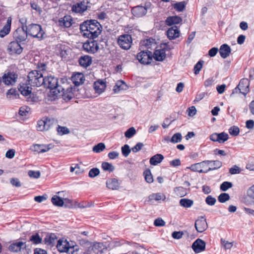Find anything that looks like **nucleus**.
<instances>
[{
    "instance_id": "54",
    "label": "nucleus",
    "mask_w": 254,
    "mask_h": 254,
    "mask_svg": "<svg viewBox=\"0 0 254 254\" xmlns=\"http://www.w3.org/2000/svg\"><path fill=\"white\" fill-rule=\"evenodd\" d=\"M100 173V170L97 168H93L91 169L88 173V176L90 178H94L97 176Z\"/></svg>"
},
{
    "instance_id": "28",
    "label": "nucleus",
    "mask_w": 254,
    "mask_h": 254,
    "mask_svg": "<svg viewBox=\"0 0 254 254\" xmlns=\"http://www.w3.org/2000/svg\"><path fill=\"white\" fill-rule=\"evenodd\" d=\"M79 64L84 67H87L92 64V58L91 57L86 55L81 57L78 60Z\"/></svg>"
},
{
    "instance_id": "5",
    "label": "nucleus",
    "mask_w": 254,
    "mask_h": 254,
    "mask_svg": "<svg viewBox=\"0 0 254 254\" xmlns=\"http://www.w3.org/2000/svg\"><path fill=\"white\" fill-rule=\"evenodd\" d=\"M25 28L26 25L22 24V26L18 27L13 32V37L14 40L21 43H24L26 42L28 34Z\"/></svg>"
},
{
    "instance_id": "49",
    "label": "nucleus",
    "mask_w": 254,
    "mask_h": 254,
    "mask_svg": "<svg viewBox=\"0 0 254 254\" xmlns=\"http://www.w3.org/2000/svg\"><path fill=\"white\" fill-rule=\"evenodd\" d=\"M203 63L204 61L200 60L195 64L193 68L194 73L196 75L199 73V71L201 70L202 67Z\"/></svg>"
},
{
    "instance_id": "3",
    "label": "nucleus",
    "mask_w": 254,
    "mask_h": 254,
    "mask_svg": "<svg viewBox=\"0 0 254 254\" xmlns=\"http://www.w3.org/2000/svg\"><path fill=\"white\" fill-rule=\"evenodd\" d=\"M28 84L31 86L39 87L43 84V74L37 70H32L28 76Z\"/></svg>"
},
{
    "instance_id": "14",
    "label": "nucleus",
    "mask_w": 254,
    "mask_h": 254,
    "mask_svg": "<svg viewBox=\"0 0 254 254\" xmlns=\"http://www.w3.org/2000/svg\"><path fill=\"white\" fill-rule=\"evenodd\" d=\"M249 80L247 78H243L235 88V90H239L240 93L245 96L249 91Z\"/></svg>"
},
{
    "instance_id": "45",
    "label": "nucleus",
    "mask_w": 254,
    "mask_h": 254,
    "mask_svg": "<svg viewBox=\"0 0 254 254\" xmlns=\"http://www.w3.org/2000/svg\"><path fill=\"white\" fill-rule=\"evenodd\" d=\"M144 177L146 181L148 183H151L153 182V176L151 173L150 170H146L144 172Z\"/></svg>"
},
{
    "instance_id": "48",
    "label": "nucleus",
    "mask_w": 254,
    "mask_h": 254,
    "mask_svg": "<svg viewBox=\"0 0 254 254\" xmlns=\"http://www.w3.org/2000/svg\"><path fill=\"white\" fill-rule=\"evenodd\" d=\"M121 150L123 155L125 157H127L130 153L131 149H130L129 146L128 144H125L122 147Z\"/></svg>"
},
{
    "instance_id": "16",
    "label": "nucleus",
    "mask_w": 254,
    "mask_h": 254,
    "mask_svg": "<svg viewBox=\"0 0 254 254\" xmlns=\"http://www.w3.org/2000/svg\"><path fill=\"white\" fill-rule=\"evenodd\" d=\"M57 248L61 253L68 252L70 249H73V252L77 251V249L75 248L74 246H69L68 243L66 241H64L61 239L58 241Z\"/></svg>"
},
{
    "instance_id": "6",
    "label": "nucleus",
    "mask_w": 254,
    "mask_h": 254,
    "mask_svg": "<svg viewBox=\"0 0 254 254\" xmlns=\"http://www.w3.org/2000/svg\"><path fill=\"white\" fill-rule=\"evenodd\" d=\"M132 39L129 34H124L120 36L118 39V44L124 50H128L130 48Z\"/></svg>"
},
{
    "instance_id": "41",
    "label": "nucleus",
    "mask_w": 254,
    "mask_h": 254,
    "mask_svg": "<svg viewBox=\"0 0 254 254\" xmlns=\"http://www.w3.org/2000/svg\"><path fill=\"white\" fill-rule=\"evenodd\" d=\"M182 139V136L181 133L178 132L175 133L171 138L170 139V142L173 143H176L181 142Z\"/></svg>"
},
{
    "instance_id": "35",
    "label": "nucleus",
    "mask_w": 254,
    "mask_h": 254,
    "mask_svg": "<svg viewBox=\"0 0 254 254\" xmlns=\"http://www.w3.org/2000/svg\"><path fill=\"white\" fill-rule=\"evenodd\" d=\"M52 203L57 206H63L64 205V201L63 198L58 195H54L51 199Z\"/></svg>"
},
{
    "instance_id": "44",
    "label": "nucleus",
    "mask_w": 254,
    "mask_h": 254,
    "mask_svg": "<svg viewBox=\"0 0 254 254\" xmlns=\"http://www.w3.org/2000/svg\"><path fill=\"white\" fill-rule=\"evenodd\" d=\"M18 92L19 91L17 90L16 89L11 88L7 91L6 93V96L9 98H11V96L17 98V97H18L19 95Z\"/></svg>"
},
{
    "instance_id": "47",
    "label": "nucleus",
    "mask_w": 254,
    "mask_h": 254,
    "mask_svg": "<svg viewBox=\"0 0 254 254\" xmlns=\"http://www.w3.org/2000/svg\"><path fill=\"white\" fill-rule=\"evenodd\" d=\"M229 199V194L225 192L221 193L218 197V200L221 203H224Z\"/></svg>"
},
{
    "instance_id": "52",
    "label": "nucleus",
    "mask_w": 254,
    "mask_h": 254,
    "mask_svg": "<svg viewBox=\"0 0 254 254\" xmlns=\"http://www.w3.org/2000/svg\"><path fill=\"white\" fill-rule=\"evenodd\" d=\"M232 184L229 182H224L220 185V190L222 191H225L229 189L232 187Z\"/></svg>"
},
{
    "instance_id": "61",
    "label": "nucleus",
    "mask_w": 254,
    "mask_h": 254,
    "mask_svg": "<svg viewBox=\"0 0 254 254\" xmlns=\"http://www.w3.org/2000/svg\"><path fill=\"white\" fill-rule=\"evenodd\" d=\"M183 232L182 231H174L172 233V237L175 239H180L182 238Z\"/></svg>"
},
{
    "instance_id": "19",
    "label": "nucleus",
    "mask_w": 254,
    "mask_h": 254,
    "mask_svg": "<svg viewBox=\"0 0 254 254\" xmlns=\"http://www.w3.org/2000/svg\"><path fill=\"white\" fill-rule=\"evenodd\" d=\"M51 144L45 145V144H33L31 146L30 149L33 151L38 153H44L49 151L51 147L50 146Z\"/></svg>"
},
{
    "instance_id": "12",
    "label": "nucleus",
    "mask_w": 254,
    "mask_h": 254,
    "mask_svg": "<svg viewBox=\"0 0 254 254\" xmlns=\"http://www.w3.org/2000/svg\"><path fill=\"white\" fill-rule=\"evenodd\" d=\"M229 138L228 134L225 132L213 133L210 135V139L214 142H218L219 143H223L226 141Z\"/></svg>"
},
{
    "instance_id": "42",
    "label": "nucleus",
    "mask_w": 254,
    "mask_h": 254,
    "mask_svg": "<svg viewBox=\"0 0 254 254\" xmlns=\"http://www.w3.org/2000/svg\"><path fill=\"white\" fill-rule=\"evenodd\" d=\"M29 241L32 242L34 244H39L41 243L42 238L38 233H36L30 237Z\"/></svg>"
},
{
    "instance_id": "36",
    "label": "nucleus",
    "mask_w": 254,
    "mask_h": 254,
    "mask_svg": "<svg viewBox=\"0 0 254 254\" xmlns=\"http://www.w3.org/2000/svg\"><path fill=\"white\" fill-rule=\"evenodd\" d=\"M180 204L185 208H190L193 204V201L188 198H182L180 200Z\"/></svg>"
},
{
    "instance_id": "15",
    "label": "nucleus",
    "mask_w": 254,
    "mask_h": 254,
    "mask_svg": "<svg viewBox=\"0 0 254 254\" xmlns=\"http://www.w3.org/2000/svg\"><path fill=\"white\" fill-rule=\"evenodd\" d=\"M194 226L199 233H202L208 228L206 219L203 216L199 217L195 222Z\"/></svg>"
},
{
    "instance_id": "53",
    "label": "nucleus",
    "mask_w": 254,
    "mask_h": 254,
    "mask_svg": "<svg viewBox=\"0 0 254 254\" xmlns=\"http://www.w3.org/2000/svg\"><path fill=\"white\" fill-rule=\"evenodd\" d=\"M211 161H212L211 163H213V165L214 166V167L209 168L207 170L208 172H209L210 171L218 169L220 168L222 165V162L219 160Z\"/></svg>"
},
{
    "instance_id": "4",
    "label": "nucleus",
    "mask_w": 254,
    "mask_h": 254,
    "mask_svg": "<svg viewBox=\"0 0 254 254\" xmlns=\"http://www.w3.org/2000/svg\"><path fill=\"white\" fill-rule=\"evenodd\" d=\"M25 28L27 30L28 35L39 40H42L44 38L43 35L45 32L40 25L32 23L28 26L26 25Z\"/></svg>"
},
{
    "instance_id": "21",
    "label": "nucleus",
    "mask_w": 254,
    "mask_h": 254,
    "mask_svg": "<svg viewBox=\"0 0 254 254\" xmlns=\"http://www.w3.org/2000/svg\"><path fill=\"white\" fill-rule=\"evenodd\" d=\"M26 245L25 243L18 242L11 244L8 249L11 252H18L21 251V249H26Z\"/></svg>"
},
{
    "instance_id": "58",
    "label": "nucleus",
    "mask_w": 254,
    "mask_h": 254,
    "mask_svg": "<svg viewBox=\"0 0 254 254\" xmlns=\"http://www.w3.org/2000/svg\"><path fill=\"white\" fill-rule=\"evenodd\" d=\"M154 225L157 227H162L165 225V222L161 218L156 219L154 221Z\"/></svg>"
},
{
    "instance_id": "25",
    "label": "nucleus",
    "mask_w": 254,
    "mask_h": 254,
    "mask_svg": "<svg viewBox=\"0 0 254 254\" xmlns=\"http://www.w3.org/2000/svg\"><path fill=\"white\" fill-rule=\"evenodd\" d=\"M71 80L75 86H79L84 83V75L81 73H77L73 74Z\"/></svg>"
},
{
    "instance_id": "59",
    "label": "nucleus",
    "mask_w": 254,
    "mask_h": 254,
    "mask_svg": "<svg viewBox=\"0 0 254 254\" xmlns=\"http://www.w3.org/2000/svg\"><path fill=\"white\" fill-rule=\"evenodd\" d=\"M143 146L144 144L143 143L138 142L134 147L131 148V150L133 152L136 153L140 151Z\"/></svg>"
},
{
    "instance_id": "17",
    "label": "nucleus",
    "mask_w": 254,
    "mask_h": 254,
    "mask_svg": "<svg viewBox=\"0 0 254 254\" xmlns=\"http://www.w3.org/2000/svg\"><path fill=\"white\" fill-rule=\"evenodd\" d=\"M205 246L206 243L203 240L197 239L192 243L191 248L195 253H199L205 250Z\"/></svg>"
},
{
    "instance_id": "51",
    "label": "nucleus",
    "mask_w": 254,
    "mask_h": 254,
    "mask_svg": "<svg viewBox=\"0 0 254 254\" xmlns=\"http://www.w3.org/2000/svg\"><path fill=\"white\" fill-rule=\"evenodd\" d=\"M136 133V130L133 127L129 128L125 132V136L128 138L132 137Z\"/></svg>"
},
{
    "instance_id": "37",
    "label": "nucleus",
    "mask_w": 254,
    "mask_h": 254,
    "mask_svg": "<svg viewBox=\"0 0 254 254\" xmlns=\"http://www.w3.org/2000/svg\"><path fill=\"white\" fill-rule=\"evenodd\" d=\"M189 168L192 171L198 172L199 173H206L208 172L207 170L204 171L201 169L199 163L191 165Z\"/></svg>"
},
{
    "instance_id": "26",
    "label": "nucleus",
    "mask_w": 254,
    "mask_h": 254,
    "mask_svg": "<svg viewBox=\"0 0 254 254\" xmlns=\"http://www.w3.org/2000/svg\"><path fill=\"white\" fill-rule=\"evenodd\" d=\"M153 57L157 61H163L166 58V53L164 49L156 50Z\"/></svg>"
},
{
    "instance_id": "8",
    "label": "nucleus",
    "mask_w": 254,
    "mask_h": 254,
    "mask_svg": "<svg viewBox=\"0 0 254 254\" xmlns=\"http://www.w3.org/2000/svg\"><path fill=\"white\" fill-rule=\"evenodd\" d=\"M151 4L150 2H146L144 6L137 5L131 9L132 14L135 17H141L145 15L147 10L150 7Z\"/></svg>"
},
{
    "instance_id": "50",
    "label": "nucleus",
    "mask_w": 254,
    "mask_h": 254,
    "mask_svg": "<svg viewBox=\"0 0 254 254\" xmlns=\"http://www.w3.org/2000/svg\"><path fill=\"white\" fill-rule=\"evenodd\" d=\"M229 133L234 136H237L240 132V129L237 126H233L229 129Z\"/></svg>"
},
{
    "instance_id": "31",
    "label": "nucleus",
    "mask_w": 254,
    "mask_h": 254,
    "mask_svg": "<svg viewBox=\"0 0 254 254\" xmlns=\"http://www.w3.org/2000/svg\"><path fill=\"white\" fill-rule=\"evenodd\" d=\"M31 89L32 88L27 84H20L18 91L20 92L22 95L27 96L31 93Z\"/></svg>"
},
{
    "instance_id": "2",
    "label": "nucleus",
    "mask_w": 254,
    "mask_h": 254,
    "mask_svg": "<svg viewBox=\"0 0 254 254\" xmlns=\"http://www.w3.org/2000/svg\"><path fill=\"white\" fill-rule=\"evenodd\" d=\"M101 29V24L96 20H87L80 25L83 36L90 39L97 38L100 34Z\"/></svg>"
},
{
    "instance_id": "23",
    "label": "nucleus",
    "mask_w": 254,
    "mask_h": 254,
    "mask_svg": "<svg viewBox=\"0 0 254 254\" xmlns=\"http://www.w3.org/2000/svg\"><path fill=\"white\" fill-rule=\"evenodd\" d=\"M72 89L71 87H68L66 91L64 89L63 91L58 95V96H62L63 100L65 102L70 100L74 96V94L72 91Z\"/></svg>"
},
{
    "instance_id": "34",
    "label": "nucleus",
    "mask_w": 254,
    "mask_h": 254,
    "mask_svg": "<svg viewBox=\"0 0 254 254\" xmlns=\"http://www.w3.org/2000/svg\"><path fill=\"white\" fill-rule=\"evenodd\" d=\"M127 88V85L126 83L123 81L119 80L114 87V91L115 93H118L120 90H126Z\"/></svg>"
},
{
    "instance_id": "18",
    "label": "nucleus",
    "mask_w": 254,
    "mask_h": 254,
    "mask_svg": "<svg viewBox=\"0 0 254 254\" xmlns=\"http://www.w3.org/2000/svg\"><path fill=\"white\" fill-rule=\"evenodd\" d=\"M17 75L14 72H8L7 74H4L2 76V81L5 84L13 85L17 78Z\"/></svg>"
},
{
    "instance_id": "46",
    "label": "nucleus",
    "mask_w": 254,
    "mask_h": 254,
    "mask_svg": "<svg viewBox=\"0 0 254 254\" xmlns=\"http://www.w3.org/2000/svg\"><path fill=\"white\" fill-rule=\"evenodd\" d=\"M57 131L58 134L60 135L66 134L69 133V129L66 127H62L59 125L58 126Z\"/></svg>"
},
{
    "instance_id": "1",
    "label": "nucleus",
    "mask_w": 254,
    "mask_h": 254,
    "mask_svg": "<svg viewBox=\"0 0 254 254\" xmlns=\"http://www.w3.org/2000/svg\"><path fill=\"white\" fill-rule=\"evenodd\" d=\"M67 83V79H59L53 75H48L43 78V84L45 88L50 90V94L53 96L58 97V95L64 89V85Z\"/></svg>"
},
{
    "instance_id": "24",
    "label": "nucleus",
    "mask_w": 254,
    "mask_h": 254,
    "mask_svg": "<svg viewBox=\"0 0 254 254\" xmlns=\"http://www.w3.org/2000/svg\"><path fill=\"white\" fill-rule=\"evenodd\" d=\"M11 19L8 17L7 19L6 23L0 30V37L3 38L7 35L11 30Z\"/></svg>"
},
{
    "instance_id": "13",
    "label": "nucleus",
    "mask_w": 254,
    "mask_h": 254,
    "mask_svg": "<svg viewBox=\"0 0 254 254\" xmlns=\"http://www.w3.org/2000/svg\"><path fill=\"white\" fill-rule=\"evenodd\" d=\"M21 43L15 40L11 42L8 46V50L10 54H21L23 51V48L21 46Z\"/></svg>"
},
{
    "instance_id": "22",
    "label": "nucleus",
    "mask_w": 254,
    "mask_h": 254,
    "mask_svg": "<svg viewBox=\"0 0 254 254\" xmlns=\"http://www.w3.org/2000/svg\"><path fill=\"white\" fill-rule=\"evenodd\" d=\"M219 52L221 58L226 59L229 56L231 49L228 45L224 44L220 46Z\"/></svg>"
},
{
    "instance_id": "40",
    "label": "nucleus",
    "mask_w": 254,
    "mask_h": 254,
    "mask_svg": "<svg viewBox=\"0 0 254 254\" xmlns=\"http://www.w3.org/2000/svg\"><path fill=\"white\" fill-rule=\"evenodd\" d=\"M102 168L106 171L112 172L115 170V167L111 164L107 162H103L102 164Z\"/></svg>"
},
{
    "instance_id": "43",
    "label": "nucleus",
    "mask_w": 254,
    "mask_h": 254,
    "mask_svg": "<svg viewBox=\"0 0 254 254\" xmlns=\"http://www.w3.org/2000/svg\"><path fill=\"white\" fill-rule=\"evenodd\" d=\"M105 145L104 143H99L93 147V151L96 153H100L105 149Z\"/></svg>"
},
{
    "instance_id": "64",
    "label": "nucleus",
    "mask_w": 254,
    "mask_h": 254,
    "mask_svg": "<svg viewBox=\"0 0 254 254\" xmlns=\"http://www.w3.org/2000/svg\"><path fill=\"white\" fill-rule=\"evenodd\" d=\"M247 194L250 197L254 198V185L248 190Z\"/></svg>"
},
{
    "instance_id": "39",
    "label": "nucleus",
    "mask_w": 254,
    "mask_h": 254,
    "mask_svg": "<svg viewBox=\"0 0 254 254\" xmlns=\"http://www.w3.org/2000/svg\"><path fill=\"white\" fill-rule=\"evenodd\" d=\"M57 239L56 236L54 234H51L50 235L47 236L44 239L45 244L48 245H51L55 243Z\"/></svg>"
},
{
    "instance_id": "38",
    "label": "nucleus",
    "mask_w": 254,
    "mask_h": 254,
    "mask_svg": "<svg viewBox=\"0 0 254 254\" xmlns=\"http://www.w3.org/2000/svg\"><path fill=\"white\" fill-rule=\"evenodd\" d=\"M186 3L185 1L176 2L173 5L174 8L179 11L182 12L183 11L186 7Z\"/></svg>"
},
{
    "instance_id": "29",
    "label": "nucleus",
    "mask_w": 254,
    "mask_h": 254,
    "mask_svg": "<svg viewBox=\"0 0 254 254\" xmlns=\"http://www.w3.org/2000/svg\"><path fill=\"white\" fill-rule=\"evenodd\" d=\"M182 21L181 17L179 16H169L167 18L166 20V23L167 25L171 26L174 24H179Z\"/></svg>"
},
{
    "instance_id": "11",
    "label": "nucleus",
    "mask_w": 254,
    "mask_h": 254,
    "mask_svg": "<svg viewBox=\"0 0 254 254\" xmlns=\"http://www.w3.org/2000/svg\"><path fill=\"white\" fill-rule=\"evenodd\" d=\"M88 4V0H83L73 4L72 6V10L75 13H83L87 9Z\"/></svg>"
},
{
    "instance_id": "60",
    "label": "nucleus",
    "mask_w": 254,
    "mask_h": 254,
    "mask_svg": "<svg viewBox=\"0 0 254 254\" xmlns=\"http://www.w3.org/2000/svg\"><path fill=\"white\" fill-rule=\"evenodd\" d=\"M187 112H188V115L189 116L193 117L196 114V110L194 106H191L188 109Z\"/></svg>"
},
{
    "instance_id": "10",
    "label": "nucleus",
    "mask_w": 254,
    "mask_h": 254,
    "mask_svg": "<svg viewBox=\"0 0 254 254\" xmlns=\"http://www.w3.org/2000/svg\"><path fill=\"white\" fill-rule=\"evenodd\" d=\"M152 54L150 51H142L137 54L136 58L138 61L143 64H149L152 60Z\"/></svg>"
},
{
    "instance_id": "57",
    "label": "nucleus",
    "mask_w": 254,
    "mask_h": 254,
    "mask_svg": "<svg viewBox=\"0 0 254 254\" xmlns=\"http://www.w3.org/2000/svg\"><path fill=\"white\" fill-rule=\"evenodd\" d=\"M28 174L30 178L38 179L40 177L41 173L40 171L30 170L28 172Z\"/></svg>"
},
{
    "instance_id": "32",
    "label": "nucleus",
    "mask_w": 254,
    "mask_h": 254,
    "mask_svg": "<svg viewBox=\"0 0 254 254\" xmlns=\"http://www.w3.org/2000/svg\"><path fill=\"white\" fill-rule=\"evenodd\" d=\"M164 158L163 155L157 154L150 158V163L152 165H157L158 164L161 163Z\"/></svg>"
},
{
    "instance_id": "63",
    "label": "nucleus",
    "mask_w": 254,
    "mask_h": 254,
    "mask_svg": "<svg viewBox=\"0 0 254 254\" xmlns=\"http://www.w3.org/2000/svg\"><path fill=\"white\" fill-rule=\"evenodd\" d=\"M218 49L216 47H213L210 49L208 51V55L210 57H214L218 53Z\"/></svg>"
},
{
    "instance_id": "55",
    "label": "nucleus",
    "mask_w": 254,
    "mask_h": 254,
    "mask_svg": "<svg viewBox=\"0 0 254 254\" xmlns=\"http://www.w3.org/2000/svg\"><path fill=\"white\" fill-rule=\"evenodd\" d=\"M216 202L215 198L213 197L211 195H208L205 198V202L207 204L212 206L214 205Z\"/></svg>"
},
{
    "instance_id": "33",
    "label": "nucleus",
    "mask_w": 254,
    "mask_h": 254,
    "mask_svg": "<svg viewBox=\"0 0 254 254\" xmlns=\"http://www.w3.org/2000/svg\"><path fill=\"white\" fill-rule=\"evenodd\" d=\"M72 19L70 16H64L63 18L59 20L61 26L68 28L72 25Z\"/></svg>"
},
{
    "instance_id": "30",
    "label": "nucleus",
    "mask_w": 254,
    "mask_h": 254,
    "mask_svg": "<svg viewBox=\"0 0 254 254\" xmlns=\"http://www.w3.org/2000/svg\"><path fill=\"white\" fill-rule=\"evenodd\" d=\"M108 188L111 190H117L119 187L118 180L115 178L108 179L106 182Z\"/></svg>"
},
{
    "instance_id": "62",
    "label": "nucleus",
    "mask_w": 254,
    "mask_h": 254,
    "mask_svg": "<svg viewBox=\"0 0 254 254\" xmlns=\"http://www.w3.org/2000/svg\"><path fill=\"white\" fill-rule=\"evenodd\" d=\"M241 172V169L240 168L237 166H234V167L231 168L229 169V173L231 174L234 175L236 174H239Z\"/></svg>"
},
{
    "instance_id": "9",
    "label": "nucleus",
    "mask_w": 254,
    "mask_h": 254,
    "mask_svg": "<svg viewBox=\"0 0 254 254\" xmlns=\"http://www.w3.org/2000/svg\"><path fill=\"white\" fill-rule=\"evenodd\" d=\"M55 123V120L54 119L43 118L37 122V130L41 131L48 130Z\"/></svg>"
},
{
    "instance_id": "56",
    "label": "nucleus",
    "mask_w": 254,
    "mask_h": 254,
    "mask_svg": "<svg viewBox=\"0 0 254 254\" xmlns=\"http://www.w3.org/2000/svg\"><path fill=\"white\" fill-rule=\"evenodd\" d=\"M164 195L161 193H153L149 196L150 200H160L162 199Z\"/></svg>"
},
{
    "instance_id": "20",
    "label": "nucleus",
    "mask_w": 254,
    "mask_h": 254,
    "mask_svg": "<svg viewBox=\"0 0 254 254\" xmlns=\"http://www.w3.org/2000/svg\"><path fill=\"white\" fill-rule=\"evenodd\" d=\"M180 31L176 26L171 27L167 31V37L170 40L178 38L180 36Z\"/></svg>"
},
{
    "instance_id": "7",
    "label": "nucleus",
    "mask_w": 254,
    "mask_h": 254,
    "mask_svg": "<svg viewBox=\"0 0 254 254\" xmlns=\"http://www.w3.org/2000/svg\"><path fill=\"white\" fill-rule=\"evenodd\" d=\"M83 50L88 53L94 54L99 50L97 42L94 39H88L83 44Z\"/></svg>"
},
{
    "instance_id": "27",
    "label": "nucleus",
    "mask_w": 254,
    "mask_h": 254,
    "mask_svg": "<svg viewBox=\"0 0 254 254\" xmlns=\"http://www.w3.org/2000/svg\"><path fill=\"white\" fill-rule=\"evenodd\" d=\"M106 87L105 82L101 80H99L94 83V88L95 92L99 94L102 93L105 89Z\"/></svg>"
}]
</instances>
